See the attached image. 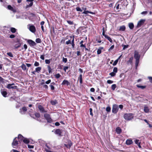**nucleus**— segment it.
Returning <instances> with one entry per match:
<instances>
[{
  "label": "nucleus",
  "instance_id": "f257e3e1",
  "mask_svg": "<svg viewBox=\"0 0 152 152\" xmlns=\"http://www.w3.org/2000/svg\"><path fill=\"white\" fill-rule=\"evenodd\" d=\"M134 57L136 59L135 66L136 68L137 67L139 62L140 56L139 54V52L137 50H135L134 52Z\"/></svg>",
  "mask_w": 152,
  "mask_h": 152
},
{
  "label": "nucleus",
  "instance_id": "f03ea898",
  "mask_svg": "<svg viewBox=\"0 0 152 152\" xmlns=\"http://www.w3.org/2000/svg\"><path fill=\"white\" fill-rule=\"evenodd\" d=\"M134 117V114L132 113H126L124 114V118L126 121H130Z\"/></svg>",
  "mask_w": 152,
  "mask_h": 152
},
{
  "label": "nucleus",
  "instance_id": "7ed1b4c3",
  "mask_svg": "<svg viewBox=\"0 0 152 152\" xmlns=\"http://www.w3.org/2000/svg\"><path fill=\"white\" fill-rule=\"evenodd\" d=\"M44 117L47 121V122L49 123H51L53 120L50 117V115L48 113H45L44 114Z\"/></svg>",
  "mask_w": 152,
  "mask_h": 152
},
{
  "label": "nucleus",
  "instance_id": "20e7f679",
  "mask_svg": "<svg viewBox=\"0 0 152 152\" xmlns=\"http://www.w3.org/2000/svg\"><path fill=\"white\" fill-rule=\"evenodd\" d=\"M118 107L117 104H114L113 105L112 109V112L113 113H117L118 111Z\"/></svg>",
  "mask_w": 152,
  "mask_h": 152
},
{
  "label": "nucleus",
  "instance_id": "39448f33",
  "mask_svg": "<svg viewBox=\"0 0 152 152\" xmlns=\"http://www.w3.org/2000/svg\"><path fill=\"white\" fill-rule=\"evenodd\" d=\"M18 140L17 139V137H15L12 143V145L13 148H16L15 146L17 147L18 145Z\"/></svg>",
  "mask_w": 152,
  "mask_h": 152
},
{
  "label": "nucleus",
  "instance_id": "423d86ee",
  "mask_svg": "<svg viewBox=\"0 0 152 152\" xmlns=\"http://www.w3.org/2000/svg\"><path fill=\"white\" fill-rule=\"evenodd\" d=\"M145 21V19H141L137 23V28H139L142 25L144 24Z\"/></svg>",
  "mask_w": 152,
  "mask_h": 152
},
{
  "label": "nucleus",
  "instance_id": "0eeeda50",
  "mask_svg": "<svg viewBox=\"0 0 152 152\" xmlns=\"http://www.w3.org/2000/svg\"><path fill=\"white\" fill-rule=\"evenodd\" d=\"M63 130L62 129H56L55 131V134H57L59 136H62L61 134L62 133Z\"/></svg>",
  "mask_w": 152,
  "mask_h": 152
},
{
  "label": "nucleus",
  "instance_id": "6e6552de",
  "mask_svg": "<svg viewBox=\"0 0 152 152\" xmlns=\"http://www.w3.org/2000/svg\"><path fill=\"white\" fill-rule=\"evenodd\" d=\"M38 108L41 113H43L47 112V111L45 110L44 107L41 105H39Z\"/></svg>",
  "mask_w": 152,
  "mask_h": 152
},
{
  "label": "nucleus",
  "instance_id": "1a4fd4ad",
  "mask_svg": "<svg viewBox=\"0 0 152 152\" xmlns=\"http://www.w3.org/2000/svg\"><path fill=\"white\" fill-rule=\"evenodd\" d=\"M27 42L31 47L34 46L36 45V43L31 39L28 40Z\"/></svg>",
  "mask_w": 152,
  "mask_h": 152
},
{
  "label": "nucleus",
  "instance_id": "9d476101",
  "mask_svg": "<svg viewBox=\"0 0 152 152\" xmlns=\"http://www.w3.org/2000/svg\"><path fill=\"white\" fill-rule=\"evenodd\" d=\"M27 111V109L25 107H22L20 109V112L22 114H24Z\"/></svg>",
  "mask_w": 152,
  "mask_h": 152
},
{
  "label": "nucleus",
  "instance_id": "9b49d317",
  "mask_svg": "<svg viewBox=\"0 0 152 152\" xmlns=\"http://www.w3.org/2000/svg\"><path fill=\"white\" fill-rule=\"evenodd\" d=\"M14 85V84L13 83L12 84H9L7 85V88L9 89H16L17 87L16 86H12V85Z\"/></svg>",
  "mask_w": 152,
  "mask_h": 152
},
{
  "label": "nucleus",
  "instance_id": "f8f14e48",
  "mask_svg": "<svg viewBox=\"0 0 152 152\" xmlns=\"http://www.w3.org/2000/svg\"><path fill=\"white\" fill-rule=\"evenodd\" d=\"M70 38L71 39H72L71 41V44L72 45V49H74L75 47V44L74 42V36H73V37L72 36H70Z\"/></svg>",
  "mask_w": 152,
  "mask_h": 152
},
{
  "label": "nucleus",
  "instance_id": "ddd939ff",
  "mask_svg": "<svg viewBox=\"0 0 152 152\" xmlns=\"http://www.w3.org/2000/svg\"><path fill=\"white\" fill-rule=\"evenodd\" d=\"M29 30L32 33H34L36 31L35 27L34 25H31L29 27Z\"/></svg>",
  "mask_w": 152,
  "mask_h": 152
},
{
  "label": "nucleus",
  "instance_id": "4468645a",
  "mask_svg": "<svg viewBox=\"0 0 152 152\" xmlns=\"http://www.w3.org/2000/svg\"><path fill=\"white\" fill-rule=\"evenodd\" d=\"M17 137V139L18 140V141L20 143L21 142H22L24 138L23 136L21 134H19L18 135Z\"/></svg>",
  "mask_w": 152,
  "mask_h": 152
},
{
  "label": "nucleus",
  "instance_id": "2eb2a0df",
  "mask_svg": "<svg viewBox=\"0 0 152 152\" xmlns=\"http://www.w3.org/2000/svg\"><path fill=\"white\" fill-rule=\"evenodd\" d=\"M70 84V83L69 82V81L66 80H64L62 82L61 85H66L67 86H68Z\"/></svg>",
  "mask_w": 152,
  "mask_h": 152
},
{
  "label": "nucleus",
  "instance_id": "dca6fc26",
  "mask_svg": "<svg viewBox=\"0 0 152 152\" xmlns=\"http://www.w3.org/2000/svg\"><path fill=\"white\" fill-rule=\"evenodd\" d=\"M34 0H26V1L27 2H30V4L29 5H27L26 6V8H27L29 7H31L33 4V1H34Z\"/></svg>",
  "mask_w": 152,
  "mask_h": 152
},
{
  "label": "nucleus",
  "instance_id": "f3484780",
  "mask_svg": "<svg viewBox=\"0 0 152 152\" xmlns=\"http://www.w3.org/2000/svg\"><path fill=\"white\" fill-rule=\"evenodd\" d=\"M133 143L132 140L131 139H127L126 142V144L127 145H130L132 144Z\"/></svg>",
  "mask_w": 152,
  "mask_h": 152
},
{
  "label": "nucleus",
  "instance_id": "a211bd4d",
  "mask_svg": "<svg viewBox=\"0 0 152 152\" xmlns=\"http://www.w3.org/2000/svg\"><path fill=\"white\" fill-rule=\"evenodd\" d=\"M72 143L71 141H70L69 142L68 144H64V145L67 148L70 149L72 145Z\"/></svg>",
  "mask_w": 152,
  "mask_h": 152
},
{
  "label": "nucleus",
  "instance_id": "6ab92c4d",
  "mask_svg": "<svg viewBox=\"0 0 152 152\" xmlns=\"http://www.w3.org/2000/svg\"><path fill=\"white\" fill-rule=\"evenodd\" d=\"M116 132L118 134H119L122 132V130L119 127H117L115 130Z\"/></svg>",
  "mask_w": 152,
  "mask_h": 152
},
{
  "label": "nucleus",
  "instance_id": "aec40b11",
  "mask_svg": "<svg viewBox=\"0 0 152 152\" xmlns=\"http://www.w3.org/2000/svg\"><path fill=\"white\" fill-rule=\"evenodd\" d=\"M22 43H18L14 45V48L15 49H17L20 47Z\"/></svg>",
  "mask_w": 152,
  "mask_h": 152
},
{
  "label": "nucleus",
  "instance_id": "412c9836",
  "mask_svg": "<svg viewBox=\"0 0 152 152\" xmlns=\"http://www.w3.org/2000/svg\"><path fill=\"white\" fill-rule=\"evenodd\" d=\"M20 67L22 69L23 71H25V70H26V71H27L28 70V69H27V68H26V65L23 63L20 66Z\"/></svg>",
  "mask_w": 152,
  "mask_h": 152
},
{
  "label": "nucleus",
  "instance_id": "4be33fe9",
  "mask_svg": "<svg viewBox=\"0 0 152 152\" xmlns=\"http://www.w3.org/2000/svg\"><path fill=\"white\" fill-rule=\"evenodd\" d=\"M103 48H104L103 47H99L97 51V54L99 55L101 54L102 53V50L103 49Z\"/></svg>",
  "mask_w": 152,
  "mask_h": 152
},
{
  "label": "nucleus",
  "instance_id": "5701e85b",
  "mask_svg": "<svg viewBox=\"0 0 152 152\" xmlns=\"http://www.w3.org/2000/svg\"><path fill=\"white\" fill-rule=\"evenodd\" d=\"M122 55H121L116 60H115L113 63V65L115 66L116 65L118 61V60L120 58Z\"/></svg>",
  "mask_w": 152,
  "mask_h": 152
},
{
  "label": "nucleus",
  "instance_id": "b1692460",
  "mask_svg": "<svg viewBox=\"0 0 152 152\" xmlns=\"http://www.w3.org/2000/svg\"><path fill=\"white\" fill-rule=\"evenodd\" d=\"M126 29V27L125 26H122L120 27L119 30L120 31H124Z\"/></svg>",
  "mask_w": 152,
  "mask_h": 152
},
{
  "label": "nucleus",
  "instance_id": "393cba45",
  "mask_svg": "<svg viewBox=\"0 0 152 152\" xmlns=\"http://www.w3.org/2000/svg\"><path fill=\"white\" fill-rule=\"evenodd\" d=\"M78 79L79 80L80 83V84H82L83 83L82 80V74H80L78 77Z\"/></svg>",
  "mask_w": 152,
  "mask_h": 152
},
{
  "label": "nucleus",
  "instance_id": "a878e982",
  "mask_svg": "<svg viewBox=\"0 0 152 152\" xmlns=\"http://www.w3.org/2000/svg\"><path fill=\"white\" fill-rule=\"evenodd\" d=\"M1 93L3 96L4 97H7V92L6 91H1Z\"/></svg>",
  "mask_w": 152,
  "mask_h": 152
},
{
  "label": "nucleus",
  "instance_id": "bb28decb",
  "mask_svg": "<svg viewBox=\"0 0 152 152\" xmlns=\"http://www.w3.org/2000/svg\"><path fill=\"white\" fill-rule=\"evenodd\" d=\"M119 4H124L123 3H121L120 4H119L118 3H116L115 4V6H116V9L117 10H118L119 9Z\"/></svg>",
  "mask_w": 152,
  "mask_h": 152
},
{
  "label": "nucleus",
  "instance_id": "cd10ccee",
  "mask_svg": "<svg viewBox=\"0 0 152 152\" xmlns=\"http://www.w3.org/2000/svg\"><path fill=\"white\" fill-rule=\"evenodd\" d=\"M88 13H89L91 14H94V13L92 12L89 11H86V10H85L82 13L83 14H87Z\"/></svg>",
  "mask_w": 152,
  "mask_h": 152
},
{
  "label": "nucleus",
  "instance_id": "c85d7f7f",
  "mask_svg": "<svg viewBox=\"0 0 152 152\" xmlns=\"http://www.w3.org/2000/svg\"><path fill=\"white\" fill-rule=\"evenodd\" d=\"M144 110L145 113H148L149 111V109L148 107H145Z\"/></svg>",
  "mask_w": 152,
  "mask_h": 152
},
{
  "label": "nucleus",
  "instance_id": "c756f323",
  "mask_svg": "<svg viewBox=\"0 0 152 152\" xmlns=\"http://www.w3.org/2000/svg\"><path fill=\"white\" fill-rule=\"evenodd\" d=\"M50 103L52 105H55L57 103V100H51Z\"/></svg>",
  "mask_w": 152,
  "mask_h": 152
},
{
  "label": "nucleus",
  "instance_id": "7c9ffc66",
  "mask_svg": "<svg viewBox=\"0 0 152 152\" xmlns=\"http://www.w3.org/2000/svg\"><path fill=\"white\" fill-rule=\"evenodd\" d=\"M23 142L26 144H28L30 142L29 140L28 139L26 138L23 139Z\"/></svg>",
  "mask_w": 152,
  "mask_h": 152
},
{
  "label": "nucleus",
  "instance_id": "2f4dec72",
  "mask_svg": "<svg viewBox=\"0 0 152 152\" xmlns=\"http://www.w3.org/2000/svg\"><path fill=\"white\" fill-rule=\"evenodd\" d=\"M42 68L41 67H38L36 68L35 71L39 73L41 70Z\"/></svg>",
  "mask_w": 152,
  "mask_h": 152
},
{
  "label": "nucleus",
  "instance_id": "473e14b6",
  "mask_svg": "<svg viewBox=\"0 0 152 152\" xmlns=\"http://www.w3.org/2000/svg\"><path fill=\"white\" fill-rule=\"evenodd\" d=\"M129 26L130 29H132L134 28V25L132 23H130L129 24Z\"/></svg>",
  "mask_w": 152,
  "mask_h": 152
},
{
  "label": "nucleus",
  "instance_id": "72a5a7b5",
  "mask_svg": "<svg viewBox=\"0 0 152 152\" xmlns=\"http://www.w3.org/2000/svg\"><path fill=\"white\" fill-rule=\"evenodd\" d=\"M10 31L12 33H15L16 31V29L14 28L11 27L10 28Z\"/></svg>",
  "mask_w": 152,
  "mask_h": 152
},
{
  "label": "nucleus",
  "instance_id": "f704fd0d",
  "mask_svg": "<svg viewBox=\"0 0 152 152\" xmlns=\"http://www.w3.org/2000/svg\"><path fill=\"white\" fill-rule=\"evenodd\" d=\"M133 58L132 57H130L128 61V62L130 64H132V61Z\"/></svg>",
  "mask_w": 152,
  "mask_h": 152
},
{
  "label": "nucleus",
  "instance_id": "c9c22d12",
  "mask_svg": "<svg viewBox=\"0 0 152 152\" xmlns=\"http://www.w3.org/2000/svg\"><path fill=\"white\" fill-rule=\"evenodd\" d=\"M48 72L49 73H52V69L49 65L48 66Z\"/></svg>",
  "mask_w": 152,
  "mask_h": 152
},
{
  "label": "nucleus",
  "instance_id": "e433bc0d",
  "mask_svg": "<svg viewBox=\"0 0 152 152\" xmlns=\"http://www.w3.org/2000/svg\"><path fill=\"white\" fill-rule=\"evenodd\" d=\"M137 87V88H141L142 89H143L146 88V86H140L139 85H137L136 86Z\"/></svg>",
  "mask_w": 152,
  "mask_h": 152
},
{
  "label": "nucleus",
  "instance_id": "4c0bfd02",
  "mask_svg": "<svg viewBox=\"0 0 152 152\" xmlns=\"http://www.w3.org/2000/svg\"><path fill=\"white\" fill-rule=\"evenodd\" d=\"M122 46L123 47V50H124L126 48H127L129 47V45H126L122 44Z\"/></svg>",
  "mask_w": 152,
  "mask_h": 152
},
{
  "label": "nucleus",
  "instance_id": "58836bf2",
  "mask_svg": "<svg viewBox=\"0 0 152 152\" xmlns=\"http://www.w3.org/2000/svg\"><path fill=\"white\" fill-rule=\"evenodd\" d=\"M105 38H106L110 42L112 43V42H113L112 40L108 35L107 36H106Z\"/></svg>",
  "mask_w": 152,
  "mask_h": 152
},
{
  "label": "nucleus",
  "instance_id": "ea45409f",
  "mask_svg": "<svg viewBox=\"0 0 152 152\" xmlns=\"http://www.w3.org/2000/svg\"><path fill=\"white\" fill-rule=\"evenodd\" d=\"M116 85L115 84H113L111 86V89L113 90L114 91L116 88Z\"/></svg>",
  "mask_w": 152,
  "mask_h": 152
},
{
  "label": "nucleus",
  "instance_id": "a19ab883",
  "mask_svg": "<svg viewBox=\"0 0 152 152\" xmlns=\"http://www.w3.org/2000/svg\"><path fill=\"white\" fill-rule=\"evenodd\" d=\"M76 9L77 11H80V12H82L83 11V10L78 7H77L76 8Z\"/></svg>",
  "mask_w": 152,
  "mask_h": 152
},
{
  "label": "nucleus",
  "instance_id": "79ce46f5",
  "mask_svg": "<svg viewBox=\"0 0 152 152\" xmlns=\"http://www.w3.org/2000/svg\"><path fill=\"white\" fill-rule=\"evenodd\" d=\"M34 115L37 118H39L40 117V114L38 113H36L34 114Z\"/></svg>",
  "mask_w": 152,
  "mask_h": 152
},
{
  "label": "nucleus",
  "instance_id": "37998d69",
  "mask_svg": "<svg viewBox=\"0 0 152 152\" xmlns=\"http://www.w3.org/2000/svg\"><path fill=\"white\" fill-rule=\"evenodd\" d=\"M106 111L108 112H110L111 111V107L110 106L107 107L106 108Z\"/></svg>",
  "mask_w": 152,
  "mask_h": 152
},
{
  "label": "nucleus",
  "instance_id": "c03bdc74",
  "mask_svg": "<svg viewBox=\"0 0 152 152\" xmlns=\"http://www.w3.org/2000/svg\"><path fill=\"white\" fill-rule=\"evenodd\" d=\"M35 41L37 43H40L42 42L41 39L39 38L36 39Z\"/></svg>",
  "mask_w": 152,
  "mask_h": 152
},
{
  "label": "nucleus",
  "instance_id": "a18cd8bd",
  "mask_svg": "<svg viewBox=\"0 0 152 152\" xmlns=\"http://www.w3.org/2000/svg\"><path fill=\"white\" fill-rule=\"evenodd\" d=\"M51 59H45V61L46 64H49L50 63Z\"/></svg>",
  "mask_w": 152,
  "mask_h": 152
},
{
  "label": "nucleus",
  "instance_id": "49530a36",
  "mask_svg": "<svg viewBox=\"0 0 152 152\" xmlns=\"http://www.w3.org/2000/svg\"><path fill=\"white\" fill-rule=\"evenodd\" d=\"M7 8L9 10L11 11H13V8L10 5H8L7 6Z\"/></svg>",
  "mask_w": 152,
  "mask_h": 152
},
{
  "label": "nucleus",
  "instance_id": "de8ad7c7",
  "mask_svg": "<svg viewBox=\"0 0 152 152\" xmlns=\"http://www.w3.org/2000/svg\"><path fill=\"white\" fill-rule=\"evenodd\" d=\"M61 76V75H60V74L59 73H58V74H56L55 75V77L57 79L59 78Z\"/></svg>",
  "mask_w": 152,
  "mask_h": 152
},
{
  "label": "nucleus",
  "instance_id": "09e8293b",
  "mask_svg": "<svg viewBox=\"0 0 152 152\" xmlns=\"http://www.w3.org/2000/svg\"><path fill=\"white\" fill-rule=\"evenodd\" d=\"M67 23L70 25H72L74 24L73 22L70 20H67Z\"/></svg>",
  "mask_w": 152,
  "mask_h": 152
},
{
  "label": "nucleus",
  "instance_id": "8fccbe9b",
  "mask_svg": "<svg viewBox=\"0 0 152 152\" xmlns=\"http://www.w3.org/2000/svg\"><path fill=\"white\" fill-rule=\"evenodd\" d=\"M80 47L81 48H82V50L83 51L84 48L86 47V44H82L80 45Z\"/></svg>",
  "mask_w": 152,
  "mask_h": 152
},
{
  "label": "nucleus",
  "instance_id": "3c124183",
  "mask_svg": "<svg viewBox=\"0 0 152 152\" xmlns=\"http://www.w3.org/2000/svg\"><path fill=\"white\" fill-rule=\"evenodd\" d=\"M7 55L10 57H13V54H12V53L10 52L9 53H7Z\"/></svg>",
  "mask_w": 152,
  "mask_h": 152
},
{
  "label": "nucleus",
  "instance_id": "603ef678",
  "mask_svg": "<svg viewBox=\"0 0 152 152\" xmlns=\"http://www.w3.org/2000/svg\"><path fill=\"white\" fill-rule=\"evenodd\" d=\"M102 35L104 36L105 38L106 36H107V35H106L105 34V32L104 31V28L103 27L102 28Z\"/></svg>",
  "mask_w": 152,
  "mask_h": 152
},
{
  "label": "nucleus",
  "instance_id": "864d4df0",
  "mask_svg": "<svg viewBox=\"0 0 152 152\" xmlns=\"http://www.w3.org/2000/svg\"><path fill=\"white\" fill-rule=\"evenodd\" d=\"M62 61L63 62H64V63H66L67 61V58H64V57H63V59H62Z\"/></svg>",
  "mask_w": 152,
  "mask_h": 152
},
{
  "label": "nucleus",
  "instance_id": "5fc2aeb1",
  "mask_svg": "<svg viewBox=\"0 0 152 152\" xmlns=\"http://www.w3.org/2000/svg\"><path fill=\"white\" fill-rule=\"evenodd\" d=\"M109 75H110L112 77H114L115 76L116 73L113 72L110 73Z\"/></svg>",
  "mask_w": 152,
  "mask_h": 152
},
{
  "label": "nucleus",
  "instance_id": "6e6d98bb",
  "mask_svg": "<svg viewBox=\"0 0 152 152\" xmlns=\"http://www.w3.org/2000/svg\"><path fill=\"white\" fill-rule=\"evenodd\" d=\"M118 68L117 67H115L113 69V72L116 73L117 72Z\"/></svg>",
  "mask_w": 152,
  "mask_h": 152
},
{
  "label": "nucleus",
  "instance_id": "4d7b16f0",
  "mask_svg": "<svg viewBox=\"0 0 152 152\" xmlns=\"http://www.w3.org/2000/svg\"><path fill=\"white\" fill-rule=\"evenodd\" d=\"M92 109L91 108H90L89 109L90 114L92 116H93V115L92 112Z\"/></svg>",
  "mask_w": 152,
  "mask_h": 152
},
{
  "label": "nucleus",
  "instance_id": "13d9d810",
  "mask_svg": "<svg viewBox=\"0 0 152 152\" xmlns=\"http://www.w3.org/2000/svg\"><path fill=\"white\" fill-rule=\"evenodd\" d=\"M114 45H112L108 49V51H111V50H113L114 48Z\"/></svg>",
  "mask_w": 152,
  "mask_h": 152
},
{
  "label": "nucleus",
  "instance_id": "bf43d9fd",
  "mask_svg": "<svg viewBox=\"0 0 152 152\" xmlns=\"http://www.w3.org/2000/svg\"><path fill=\"white\" fill-rule=\"evenodd\" d=\"M39 65V63L37 61H35L34 64V66H37Z\"/></svg>",
  "mask_w": 152,
  "mask_h": 152
},
{
  "label": "nucleus",
  "instance_id": "052dcab7",
  "mask_svg": "<svg viewBox=\"0 0 152 152\" xmlns=\"http://www.w3.org/2000/svg\"><path fill=\"white\" fill-rule=\"evenodd\" d=\"M134 141L135 144L137 145L139 143H140V142H139V140L136 139Z\"/></svg>",
  "mask_w": 152,
  "mask_h": 152
},
{
  "label": "nucleus",
  "instance_id": "680f3d73",
  "mask_svg": "<svg viewBox=\"0 0 152 152\" xmlns=\"http://www.w3.org/2000/svg\"><path fill=\"white\" fill-rule=\"evenodd\" d=\"M113 80H108L107 81V83L108 84H111L113 83Z\"/></svg>",
  "mask_w": 152,
  "mask_h": 152
},
{
  "label": "nucleus",
  "instance_id": "e2e57ef3",
  "mask_svg": "<svg viewBox=\"0 0 152 152\" xmlns=\"http://www.w3.org/2000/svg\"><path fill=\"white\" fill-rule=\"evenodd\" d=\"M20 42V39L18 38H17L16 39V41L15 42L18 43H21V42Z\"/></svg>",
  "mask_w": 152,
  "mask_h": 152
},
{
  "label": "nucleus",
  "instance_id": "0e129e2a",
  "mask_svg": "<svg viewBox=\"0 0 152 152\" xmlns=\"http://www.w3.org/2000/svg\"><path fill=\"white\" fill-rule=\"evenodd\" d=\"M69 68L68 66H65L64 67L63 69V70L65 72H66V70L67 69Z\"/></svg>",
  "mask_w": 152,
  "mask_h": 152
},
{
  "label": "nucleus",
  "instance_id": "69168bd1",
  "mask_svg": "<svg viewBox=\"0 0 152 152\" xmlns=\"http://www.w3.org/2000/svg\"><path fill=\"white\" fill-rule=\"evenodd\" d=\"M71 39L69 40L68 41H66V44L68 45L69 44H71Z\"/></svg>",
  "mask_w": 152,
  "mask_h": 152
},
{
  "label": "nucleus",
  "instance_id": "338daca9",
  "mask_svg": "<svg viewBox=\"0 0 152 152\" xmlns=\"http://www.w3.org/2000/svg\"><path fill=\"white\" fill-rule=\"evenodd\" d=\"M50 87L51 89L52 90H54L55 89L54 87L52 85H50Z\"/></svg>",
  "mask_w": 152,
  "mask_h": 152
},
{
  "label": "nucleus",
  "instance_id": "774afa93",
  "mask_svg": "<svg viewBox=\"0 0 152 152\" xmlns=\"http://www.w3.org/2000/svg\"><path fill=\"white\" fill-rule=\"evenodd\" d=\"M148 78L150 82L152 83V77H148Z\"/></svg>",
  "mask_w": 152,
  "mask_h": 152
}]
</instances>
